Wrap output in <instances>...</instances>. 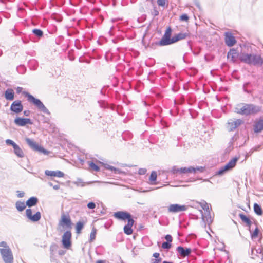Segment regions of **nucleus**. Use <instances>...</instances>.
I'll return each mask as SVG.
<instances>
[{
	"label": "nucleus",
	"instance_id": "obj_7",
	"mask_svg": "<svg viewBox=\"0 0 263 263\" xmlns=\"http://www.w3.org/2000/svg\"><path fill=\"white\" fill-rule=\"evenodd\" d=\"M58 226L59 227L70 229L71 228L72 222L69 216L68 215L63 214L61 216Z\"/></svg>",
	"mask_w": 263,
	"mask_h": 263
},
{
	"label": "nucleus",
	"instance_id": "obj_13",
	"mask_svg": "<svg viewBox=\"0 0 263 263\" xmlns=\"http://www.w3.org/2000/svg\"><path fill=\"white\" fill-rule=\"evenodd\" d=\"M26 214L27 217L33 222L39 221L41 217V213L37 212L35 214H32V210L30 209H28L26 211Z\"/></svg>",
	"mask_w": 263,
	"mask_h": 263
},
{
	"label": "nucleus",
	"instance_id": "obj_56",
	"mask_svg": "<svg viewBox=\"0 0 263 263\" xmlns=\"http://www.w3.org/2000/svg\"><path fill=\"white\" fill-rule=\"evenodd\" d=\"M105 261H104V260H97L96 263H105Z\"/></svg>",
	"mask_w": 263,
	"mask_h": 263
},
{
	"label": "nucleus",
	"instance_id": "obj_60",
	"mask_svg": "<svg viewBox=\"0 0 263 263\" xmlns=\"http://www.w3.org/2000/svg\"><path fill=\"white\" fill-rule=\"evenodd\" d=\"M103 183H105V184L110 183L109 182H103Z\"/></svg>",
	"mask_w": 263,
	"mask_h": 263
},
{
	"label": "nucleus",
	"instance_id": "obj_28",
	"mask_svg": "<svg viewBox=\"0 0 263 263\" xmlns=\"http://www.w3.org/2000/svg\"><path fill=\"white\" fill-rule=\"evenodd\" d=\"M15 205L17 210L19 212H22L26 208L27 205L26 203L25 204L24 202L18 201L16 202Z\"/></svg>",
	"mask_w": 263,
	"mask_h": 263
},
{
	"label": "nucleus",
	"instance_id": "obj_10",
	"mask_svg": "<svg viewBox=\"0 0 263 263\" xmlns=\"http://www.w3.org/2000/svg\"><path fill=\"white\" fill-rule=\"evenodd\" d=\"M71 233L70 231H66L62 236V242L65 248L68 249L71 245Z\"/></svg>",
	"mask_w": 263,
	"mask_h": 263
},
{
	"label": "nucleus",
	"instance_id": "obj_46",
	"mask_svg": "<svg viewBox=\"0 0 263 263\" xmlns=\"http://www.w3.org/2000/svg\"><path fill=\"white\" fill-rule=\"evenodd\" d=\"M165 239L166 240L167 242L171 243L172 241V237L171 235H166L165 236Z\"/></svg>",
	"mask_w": 263,
	"mask_h": 263
},
{
	"label": "nucleus",
	"instance_id": "obj_49",
	"mask_svg": "<svg viewBox=\"0 0 263 263\" xmlns=\"http://www.w3.org/2000/svg\"><path fill=\"white\" fill-rule=\"evenodd\" d=\"M161 261V258H156L153 260L152 263H160Z\"/></svg>",
	"mask_w": 263,
	"mask_h": 263
},
{
	"label": "nucleus",
	"instance_id": "obj_25",
	"mask_svg": "<svg viewBox=\"0 0 263 263\" xmlns=\"http://www.w3.org/2000/svg\"><path fill=\"white\" fill-rule=\"evenodd\" d=\"M5 97L7 100H13L14 98V92L12 89H7L5 92Z\"/></svg>",
	"mask_w": 263,
	"mask_h": 263
},
{
	"label": "nucleus",
	"instance_id": "obj_19",
	"mask_svg": "<svg viewBox=\"0 0 263 263\" xmlns=\"http://www.w3.org/2000/svg\"><path fill=\"white\" fill-rule=\"evenodd\" d=\"M176 250L179 255L183 257L189 256L192 252V250L190 248L185 249L182 246H178Z\"/></svg>",
	"mask_w": 263,
	"mask_h": 263
},
{
	"label": "nucleus",
	"instance_id": "obj_39",
	"mask_svg": "<svg viewBox=\"0 0 263 263\" xmlns=\"http://www.w3.org/2000/svg\"><path fill=\"white\" fill-rule=\"evenodd\" d=\"M258 232H259V230H258V228L256 227L255 228V230L254 231V232L253 233H251V236L252 239H254V238H256V237H257Z\"/></svg>",
	"mask_w": 263,
	"mask_h": 263
},
{
	"label": "nucleus",
	"instance_id": "obj_42",
	"mask_svg": "<svg viewBox=\"0 0 263 263\" xmlns=\"http://www.w3.org/2000/svg\"><path fill=\"white\" fill-rule=\"evenodd\" d=\"M157 4L159 6L164 7L165 5L166 2L165 0H157Z\"/></svg>",
	"mask_w": 263,
	"mask_h": 263
},
{
	"label": "nucleus",
	"instance_id": "obj_47",
	"mask_svg": "<svg viewBox=\"0 0 263 263\" xmlns=\"http://www.w3.org/2000/svg\"><path fill=\"white\" fill-rule=\"evenodd\" d=\"M105 167L106 169L109 170H110L111 171H114V172L115 171V168H116L115 167H114L112 166H111V165H106L105 166Z\"/></svg>",
	"mask_w": 263,
	"mask_h": 263
},
{
	"label": "nucleus",
	"instance_id": "obj_57",
	"mask_svg": "<svg viewBox=\"0 0 263 263\" xmlns=\"http://www.w3.org/2000/svg\"><path fill=\"white\" fill-rule=\"evenodd\" d=\"M48 184H49L50 186H52V187H53V184H52V183L51 182H49V183H48Z\"/></svg>",
	"mask_w": 263,
	"mask_h": 263
},
{
	"label": "nucleus",
	"instance_id": "obj_9",
	"mask_svg": "<svg viewBox=\"0 0 263 263\" xmlns=\"http://www.w3.org/2000/svg\"><path fill=\"white\" fill-rule=\"evenodd\" d=\"M171 29L168 28L161 41L159 42L158 45L160 46H165L172 44L173 37L171 39Z\"/></svg>",
	"mask_w": 263,
	"mask_h": 263
},
{
	"label": "nucleus",
	"instance_id": "obj_45",
	"mask_svg": "<svg viewBox=\"0 0 263 263\" xmlns=\"http://www.w3.org/2000/svg\"><path fill=\"white\" fill-rule=\"evenodd\" d=\"M146 168H140L138 170V174L140 175H144L146 173Z\"/></svg>",
	"mask_w": 263,
	"mask_h": 263
},
{
	"label": "nucleus",
	"instance_id": "obj_20",
	"mask_svg": "<svg viewBox=\"0 0 263 263\" xmlns=\"http://www.w3.org/2000/svg\"><path fill=\"white\" fill-rule=\"evenodd\" d=\"M190 36L189 31L185 32H180L173 37L172 44L180 40L185 39Z\"/></svg>",
	"mask_w": 263,
	"mask_h": 263
},
{
	"label": "nucleus",
	"instance_id": "obj_14",
	"mask_svg": "<svg viewBox=\"0 0 263 263\" xmlns=\"http://www.w3.org/2000/svg\"><path fill=\"white\" fill-rule=\"evenodd\" d=\"M23 105L20 100L14 101L10 106V110L16 114L21 112L23 110Z\"/></svg>",
	"mask_w": 263,
	"mask_h": 263
},
{
	"label": "nucleus",
	"instance_id": "obj_48",
	"mask_svg": "<svg viewBox=\"0 0 263 263\" xmlns=\"http://www.w3.org/2000/svg\"><path fill=\"white\" fill-rule=\"evenodd\" d=\"M17 195L18 198H22V197H24V192L21 191H17Z\"/></svg>",
	"mask_w": 263,
	"mask_h": 263
},
{
	"label": "nucleus",
	"instance_id": "obj_36",
	"mask_svg": "<svg viewBox=\"0 0 263 263\" xmlns=\"http://www.w3.org/2000/svg\"><path fill=\"white\" fill-rule=\"evenodd\" d=\"M32 32L37 37H41L43 36V31L39 29H34L32 30Z\"/></svg>",
	"mask_w": 263,
	"mask_h": 263
},
{
	"label": "nucleus",
	"instance_id": "obj_21",
	"mask_svg": "<svg viewBox=\"0 0 263 263\" xmlns=\"http://www.w3.org/2000/svg\"><path fill=\"white\" fill-rule=\"evenodd\" d=\"M45 174L46 175L51 177H57L59 178L63 177L64 176V174L63 172L60 171H49L46 170L45 172Z\"/></svg>",
	"mask_w": 263,
	"mask_h": 263
},
{
	"label": "nucleus",
	"instance_id": "obj_29",
	"mask_svg": "<svg viewBox=\"0 0 263 263\" xmlns=\"http://www.w3.org/2000/svg\"><path fill=\"white\" fill-rule=\"evenodd\" d=\"M180 174L192 173L194 171V167L190 166L189 167H181L180 168Z\"/></svg>",
	"mask_w": 263,
	"mask_h": 263
},
{
	"label": "nucleus",
	"instance_id": "obj_31",
	"mask_svg": "<svg viewBox=\"0 0 263 263\" xmlns=\"http://www.w3.org/2000/svg\"><path fill=\"white\" fill-rule=\"evenodd\" d=\"M157 173L155 171H153L152 173H151V174L150 175V177H149V181H150V183L151 184H156V181L157 180Z\"/></svg>",
	"mask_w": 263,
	"mask_h": 263
},
{
	"label": "nucleus",
	"instance_id": "obj_32",
	"mask_svg": "<svg viewBox=\"0 0 263 263\" xmlns=\"http://www.w3.org/2000/svg\"><path fill=\"white\" fill-rule=\"evenodd\" d=\"M254 210L255 213L258 215H261L262 214L261 207L257 203L254 204Z\"/></svg>",
	"mask_w": 263,
	"mask_h": 263
},
{
	"label": "nucleus",
	"instance_id": "obj_16",
	"mask_svg": "<svg viewBox=\"0 0 263 263\" xmlns=\"http://www.w3.org/2000/svg\"><path fill=\"white\" fill-rule=\"evenodd\" d=\"M14 123L20 126H24L27 124H32L31 120L29 118H16L14 121Z\"/></svg>",
	"mask_w": 263,
	"mask_h": 263
},
{
	"label": "nucleus",
	"instance_id": "obj_5",
	"mask_svg": "<svg viewBox=\"0 0 263 263\" xmlns=\"http://www.w3.org/2000/svg\"><path fill=\"white\" fill-rule=\"evenodd\" d=\"M239 159V157H235L233 158L224 166L221 167L216 173V174L221 176L226 172L231 170L235 166L236 164Z\"/></svg>",
	"mask_w": 263,
	"mask_h": 263
},
{
	"label": "nucleus",
	"instance_id": "obj_18",
	"mask_svg": "<svg viewBox=\"0 0 263 263\" xmlns=\"http://www.w3.org/2000/svg\"><path fill=\"white\" fill-rule=\"evenodd\" d=\"M114 217L117 219H121V220H125L127 219L128 220L131 218L130 215L125 212H117L114 213Z\"/></svg>",
	"mask_w": 263,
	"mask_h": 263
},
{
	"label": "nucleus",
	"instance_id": "obj_38",
	"mask_svg": "<svg viewBox=\"0 0 263 263\" xmlns=\"http://www.w3.org/2000/svg\"><path fill=\"white\" fill-rule=\"evenodd\" d=\"M172 245L168 242H164L162 244V248L164 249H169L171 248Z\"/></svg>",
	"mask_w": 263,
	"mask_h": 263
},
{
	"label": "nucleus",
	"instance_id": "obj_22",
	"mask_svg": "<svg viewBox=\"0 0 263 263\" xmlns=\"http://www.w3.org/2000/svg\"><path fill=\"white\" fill-rule=\"evenodd\" d=\"M134 221L133 219H130L128 221V223L124 227V232L127 235H130L133 233L132 226Z\"/></svg>",
	"mask_w": 263,
	"mask_h": 263
},
{
	"label": "nucleus",
	"instance_id": "obj_33",
	"mask_svg": "<svg viewBox=\"0 0 263 263\" xmlns=\"http://www.w3.org/2000/svg\"><path fill=\"white\" fill-rule=\"evenodd\" d=\"M88 164L89 165V167L91 170L95 171L96 172H98L100 170L99 166L96 165L93 162L88 161Z\"/></svg>",
	"mask_w": 263,
	"mask_h": 263
},
{
	"label": "nucleus",
	"instance_id": "obj_2",
	"mask_svg": "<svg viewBox=\"0 0 263 263\" xmlns=\"http://www.w3.org/2000/svg\"><path fill=\"white\" fill-rule=\"evenodd\" d=\"M260 110V108L259 106L249 104L238 105L235 108V111L242 115L256 114Z\"/></svg>",
	"mask_w": 263,
	"mask_h": 263
},
{
	"label": "nucleus",
	"instance_id": "obj_4",
	"mask_svg": "<svg viewBox=\"0 0 263 263\" xmlns=\"http://www.w3.org/2000/svg\"><path fill=\"white\" fill-rule=\"evenodd\" d=\"M23 94L27 97L28 100L36 106L37 108L47 115H50V112L49 110L45 107L43 103L38 99L35 98L33 96L29 94L27 92H23Z\"/></svg>",
	"mask_w": 263,
	"mask_h": 263
},
{
	"label": "nucleus",
	"instance_id": "obj_35",
	"mask_svg": "<svg viewBox=\"0 0 263 263\" xmlns=\"http://www.w3.org/2000/svg\"><path fill=\"white\" fill-rule=\"evenodd\" d=\"M83 228V223L81 221H79L76 224V232L77 233H80L81 231L82 230Z\"/></svg>",
	"mask_w": 263,
	"mask_h": 263
},
{
	"label": "nucleus",
	"instance_id": "obj_15",
	"mask_svg": "<svg viewBox=\"0 0 263 263\" xmlns=\"http://www.w3.org/2000/svg\"><path fill=\"white\" fill-rule=\"evenodd\" d=\"M225 43L229 47L233 46L236 43L235 37L231 32H228L225 33Z\"/></svg>",
	"mask_w": 263,
	"mask_h": 263
},
{
	"label": "nucleus",
	"instance_id": "obj_58",
	"mask_svg": "<svg viewBox=\"0 0 263 263\" xmlns=\"http://www.w3.org/2000/svg\"><path fill=\"white\" fill-rule=\"evenodd\" d=\"M80 161L81 162V164H83V163H84V161L83 160H82V159H80Z\"/></svg>",
	"mask_w": 263,
	"mask_h": 263
},
{
	"label": "nucleus",
	"instance_id": "obj_24",
	"mask_svg": "<svg viewBox=\"0 0 263 263\" xmlns=\"http://www.w3.org/2000/svg\"><path fill=\"white\" fill-rule=\"evenodd\" d=\"M263 130V119L258 121L254 126V130L255 133H259Z\"/></svg>",
	"mask_w": 263,
	"mask_h": 263
},
{
	"label": "nucleus",
	"instance_id": "obj_34",
	"mask_svg": "<svg viewBox=\"0 0 263 263\" xmlns=\"http://www.w3.org/2000/svg\"><path fill=\"white\" fill-rule=\"evenodd\" d=\"M202 208L204 210L205 212H209L210 211V208L209 204L205 201L201 202L200 203Z\"/></svg>",
	"mask_w": 263,
	"mask_h": 263
},
{
	"label": "nucleus",
	"instance_id": "obj_1",
	"mask_svg": "<svg viewBox=\"0 0 263 263\" xmlns=\"http://www.w3.org/2000/svg\"><path fill=\"white\" fill-rule=\"evenodd\" d=\"M0 254L4 263H13L12 251L6 241L0 242Z\"/></svg>",
	"mask_w": 263,
	"mask_h": 263
},
{
	"label": "nucleus",
	"instance_id": "obj_3",
	"mask_svg": "<svg viewBox=\"0 0 263 263\" xmlns=\"http://www.w3.org/2000/svg\"><path fill=\"white\" fill-rule=\"evenodd\" d=\"M239 60L245 63L254 65L263 63V60L257 54L240 53Z\"/></svg>",
	"mask_w": 263,
	"mask_h": 263
},
{
	"label": "nucleus",
	"instance_id": "obj_59",
	"mask_svg": "<svg viewBox=\"0 0 263 263\" xmlns=\"http://www.w3.org/2000/svg\"><path fill=\"white\" fill-rule=\"evenodd\" d=\"M162 263H173V262L167 261H164Z\"/></svg>",
	"mask_w": 263,
	"mask_h": 263
},
{
	"label": "nucleus",
	"instance_id": "obj_37",
	"mask_svg": "<svg viewBox=\"0 0 263 263\" xmlns=\"http://www.w3.org/2000/svg\"><path fill=\"white\" fill-rule=\"evenodd\" d=\"M96 229L95 228H93L92 230V231L90 235V241L92 242L96 238Z\"/></svg>",
	"mask_w": 263,
	"mask_h": 263
},
{
	"label": "nucleus",
	"instance_id": "obj_43",
	"mask_svg": "<svg viewBox=\"0 0 263 263\" xmlns=\"http://www.w3.org/2000/svg\"><path fill=\"white\" fill-rule=\"evenodd\" d=\"M87 207L90 209H94L96 208V204L94 202H89L87 204Z\"/></svg>",
	"mask_w": 263,
	"mask_h": 263
},
{
	"label": "nucleus",
	"instance_id": "obj_11",
	"mask_svg": "<svg viewBox=\"0 0 263 263\" xmlns=\"http://www.w3.org/2000/svg\"><path fill=\"white\" fill-rule=\"evenodd\" d=\"M187 209V206L185 205H180L178 204H172L168 207V212L169 213H177L182 211H185Z\"/></svg>",
	"mask_w": 263,
	"mask_h": 263
},
{
	"label": "nucleus",
	"instance_id": "obj_30",
	"mask_svg": "<svg viewBox=\"0 0 263 263\" xmlns=\"http://www.w3.org/2000/svg\"><path fill=\"white\" fill-rule=\"evenodd\" d=\"M239 216L241 220L245 223H246L248 226L250 227L251 225V221L250 220V219L247 217L245 214H239Z\"/></svg>",
	"mask_w": 263,
	"mask_h": 263
},
{
	"label": "nucleus",
	"instance_id": "obj_44",
	"mask_svg": "<svg viewBox=\"0 0 263 263\" xmlns=\"http://www.w3.org/2000/svg\"><path fill=\"white\" fill-rule=\"evenodd\" d=\"M180 19L181 21H187L189 20V17L186 14H183L180 16Z\"/></svg>",
	"mask_w": 263,
	"mask_h": 263
},
{
	"label": "nucleus",
	"instance_id": "obj_40",
	"mask_svg": "<svg viewBox=\"0 0 263 263\" xmlns=\"http://www.w3.org/2000/svg\"><path fill=\"white\" fill-rule=\"evenodd\" d=\"M171 172L173 174H177V173H180V168H178V167H177V166H173V167L172 168Z\"/></svg>",
	"mask_w": 263,
	"mask_h": 263
},
{
	"label": "nucleus",
	"instance_id": "obj_26",
	"mask_svg": "<svg viewBox=\"0 0 263 263\" xmlns=\"http://www.w3.org/2000/svg\"><path fill=\"white\" fill-rule=\"evenodd\" d=\"M72 183L76 185L77 186L84 187L86 185L89 184L90 182H85L83 180L80 178H78L76 181L72 182Z\"/></svg>",
	"mask_w": 263,
	"mask_h": 263
},
{
	"label": "nucleus",
	"instance_id": "obj_27",
	"mask_svg": "<svg viewBox=\"0 0 263 263\" xmlns=\"http://www.w3.org/2000/svg\"><path fill=\"white\" fill-rule=\"evenodd\" d=\"M37 201L38 199L36 197H32L26 201V205L29 207L33 206L37 203Z\"/></svg>",
	"mask_w": 263,
	"mask_h": 263
},
{
	"label": "nucleus",
	"instance_id": "obj_41",
	"mask_svg": "<svg viewBox=\"0 0 263 263\" xmlns=\"http://www.w3.org/2000/svg\"><path fill=\"white\" fill-rule=\"evenodd\" d=\"M194 170H195V171L192 173H195L197 171H198L200 172H202L204 171V168L202 166L196 167H194Z\"/></svg>",
	"mask_w": 263,
	"mask_h": 263
},
{
	"label": "nucleus",
	"instance_id": "obj_23",
	"mask_svg": "<svg viewBox=\"0 0 263 263\" xmlns=\"http://www.w3.org/2000/svg\"><path fill=\"white\" fill-rule=\"evenodd\" d=\"M199 211L201 214L202 219L203 221H204L205 222L209 224L212 223V219L210 211L209 212H205L204 214H203V211L202 210H200Z\"/></svg>",
	"mask_w": 263,
	"mask_h": 263
},
{
	"label": "nucleus",
	"instance_id": "obj_6",
	"mask_svg": "<svg viewBox=\"0 0 263 263\" xmlns=\"http://www.w3.org/2000/svg\"><path fill=\"white\" fill-rule=\"evenodd\" d=\"M25 141L32 149L43 153L45 155H48L49 154V152L47 150L40 146L33 140L27 138H26Z\"/></svg>",
	"mask_w": 263,
	"mask_h": 263
},
{
	"label": "nucleus",
	"instance_id": "obj_51",
	"mask_svg": "<svg viewBox=\"0 0 263 263\" xmlns=\"http://www.w3.org/2000/svg\"><path fill=\"white\" fill-rule=\"evenodd\" d=\"M122 172L121 171V170H120V169H119V168H115V171H114V173H115V174H121V173H122Z\"/></svg>",
	"mask_w": 263,
	"mask_h": 263
},
{
	"label": "nucleus",
	"instance_id": "obj_12",
	"mask_svg": "<svg viewBox=\"0 0 263 263\" xmlns=\"http://www.w3.org/2000/svg\"><path fill=\"white\" fill-rule=\"evenodd\" d=\"M242 123L243 121L241 119H231L227 123V128L229 131H233Z\"/></svg>",
	"mask_w": 263,
	"mask_h": 263
},
{
	"label": "nucleus",
	"instance_id": "obj_50",
	"mask_svg": "<svg viewBox=\"0 0 263 263\" xmlns=\"http://www.w3.org/2000/svg\"><path fill=\"white\" fill-rule=\"evenodd\" d=\"M153 257H154L155 258H160L159 257L160 254L159 253H154L153 255Z\"/></svg>",
	"mask_w": 263,
	"mask_h": 263
},
{
	"label": "nucleus",
	"instance_id": "obj_8",
	"mask_svg": "<svg viewBox=\"0 0 263 263\" xmlns=\"http://www.w3.org/2000/svg\"><path fill=\"white\" fill-rule=\"evenodd\" d=\"M6 143L7 145H10L12 146L13 148L14 153L19 158H23L24 157V153L21 148L15 143L13 140L11 139H7L6 140Z\"/></svg>",
	"mask_w": 263,
	"mask_h": 263
},
{
	"label": "nucleus",
	"instance_id": "obj_55",
	"mask_svg": "<svg viewBox=\"0 0 263 263\" xmlns=\"http://www.w3.org/2000/svg\"><path fill=\"white\" fill-rule=\"evenodd\" d=\"M158 14H159L158 11L157 10H154V16H157V15H158Z\"/></svg>",
	"mask_w": 263,
	"mask_h": 263
},
{
	"label": "nucleus",
	"instance_id": "obj_52",
	"mask_svg": "<svg viewBox=\"0 0 263 263\" xmlns=\"http://www.w3.org/2000/svg\"><path fill=\"white\" fill-rule=\"evenodd\" d=\"M24 115L26 116H28L30 115V111L29 110H24Z\"/></svg>",
	"mask_w": 263,
	"mask_h": 263
},
{
	"label": "nucleus",
	"instance_id": "obj_53",
	"mask_svg": "<svg viewBox=\"0 0 263 263\" xmlns=\"http://www.w3.org/2000/svg\"><path fill=\"white\" fill-rule=\"evenodd\" d=\"M23 88L21 87H17L16 88V91L18 93H20V92H22V90Z\"/></svg>",
	"mask_w": 263,
	"mask_h": 263
},
{
	"label": "nucleus",
	"instance_id": "obj_54",
	"mask_svg": "<svg viewBox=\"0 0 263 263\" xmlns=\"http://www.w3.org/2000/svg\"><path fill=\"white\" fill-rule=\"evenodd\" d=\"M53 188L54 189V190H58L60 188V186L59 185H53Z\"/></svg>",
	"mask_w": 263,
	"mask_h": 263
},
{
	"label": "nucleus",
	"instance_id": "obj_17",
	"mask_svg": "<svg viewBox=\"0 0 263 263\" xmlns=\"http://www.w3.org/2000/svg\"><path fill=\"white\" fill-rule=\"evenodd\" d=\"M239 55L237 50L234 49H231L228 53V59L232 61L233 62H235L238 59H239Z\"/></svg>",
	"mask_w": 263,
	"mask_h": 263
},
{
	"label": "nucleus",
	"instance_id": "obj_61",
	"mask_svg": "<svg viewBox=\"0 0 263 263\" xmlns=\"http://www.w3.org/2000/svg\"><path fill=\"white\" fill-rule=\"evenodd\" d=\"M197 6L199 8V4H197Z\"/></svg>",
	"mask_w": 263,
	"mask_h": 263
}]
</instances>
